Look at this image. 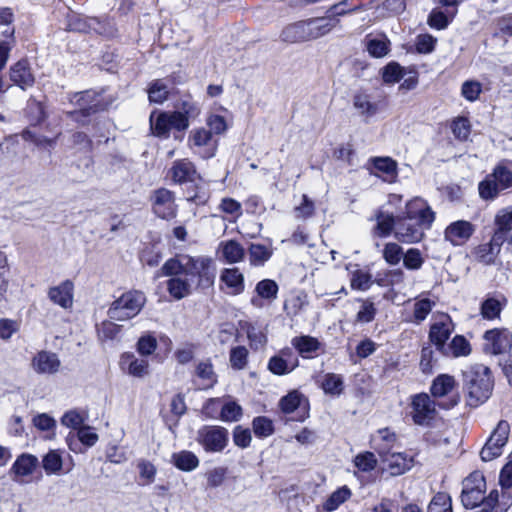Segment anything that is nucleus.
<instances>
[{"mask_svg": "<svg viewBox=\"0 0 512 512\" xmlns=\"http://www.w3.org/2000/svg\"><path fill=\"white\" fill-rule=\"evenodd\" d=\"M147 92L151 103L162 104L168 99L170 90L164 79H156L149 84Z\"/></svg>", "mask_w": 512, "mask_h": 512, "instance_id": "7c9ffc66", "label": "nucleus"}, {"mask_svg": "<svg viewBox=\"0 0 512 512\" xmlns=\"http://www.w3.org/2000/svg\"><path fill=\"white\" fill-rule=\"evenodd\" d=\"M120 331L121 326L109 320L103 321L97 326L98 337L103 342L114 340Z\"/></svg>", "mask_w": 512, "mask_h": 512, "instance_id": "4d7b16f0", "label": "nucleus"}, {"mask_svg": "<svg viewBox=\"0 0 512 512\" xmlns=\"http://www.w3.org/2000/svg\"><path fill=\"white\" fill-rule=\"evenodd\" d=\"M241 330H243L248 338L249 346L252 350H263L266 347L267 336L263 330L248 321L240 322Z\"/></svg>", "mask_w": 512, "mask_h": 512, "instance_id": "4be33fe9", "label": "nucleus"}, {"mask_svg": "<svg viewBox=\"0 0 512 512\" xmlns=\"http://www.w3.org/2000/svg\"><path fill=\"white\" fill-rule=\"evenodd\" d=\"M257 297L251 299V303L256 307H261V299L272 301L276 299L278 293V285L274 280L264 279L257 283L255 287Z\"/></svg>", "mask_w": 512, "mask_h": 512, "instance_id": "a878e982", "label": "nucleus"}, {"mask_svg": "<svg viewBox=\"0 0 512 512\" xmlns=\"http://www.w3.org/2000/svg\"><path fill=\"white\" fill-rule=\"evenodd\" d=\"M354 465L362 472H371L377 466V459L373 452H361L356 455Z\"/></svg>", "mask_w": 512, "mask_h": 512, "instance_id": "6e6d98bb", "label": "nucleus"}, {"mask_svg": "<svg viewBox=\"0 0 512 512\" xmlns=\"http://www.w3.org/2000/svg\"><path fill=\"white\" fill-rule=\"evenodd\" d=\"M353 106L361 115L370 118L378 112V104L372 102L370 96L365 93H358L353 97Z\"/></svg>", "mask_w": 512, "mask_h": 512, "instance_id": "ea45409f", "label": "nucleus"}, {"mask_svg": "<svg viewBox=\"0 0 512 512\" xmlns=\"http://www.w3.org/2000/svg\"><path fill=\"white\" fill-rule=\"evenodd\" d=\"M463 385L467 391V405L476 408L492 395L494 381L491 371L484 365H475L463 371Z\"/></svg>", "mask_w": 512, "mask_h": 512, "instance_id": "f03ea898", "label": "nucleus"}, {"mask_svg": "<svg viewBox=\"0 0 512 512\" xmlns=\"http://www.w3.org/2000/svg\"><path fill=\"white\" fill-rule=\"evenodd\" d=\"M297 365V360H295L293 364H289L288 361L282 357V354H274L268 362V369L275 375H285L291 372Z\"/></svg>", "mask_w": 512, "mask_h": 512, "instance_id": "a18cd8bd", "label": "nucleus"}, {"mask_svg": "<svg viewBox=\"0 0 512 512\" xmlns=\"http://www.w3.org/2000/svg\"><path fill=\"white\" fill-rule=\"evenodd\" d=\"M456 386V381L449 374H439L430 386V393L434 398H442L449 395Z\"/></svg>", "mask_w": 512, "mask_h": 512, "instance_id": "bb28decb", "label": "nucleus"}, {"mask_svg": "<svg viewBox=\"0 0 512 512\" xmlns=\"http://www.w3.org/2000/svg\"><path fill=\"white\" fill-rule=\"evenodd\" d=\"M474 255L479 262L485 265H492L495 263L499 252L494 250V248L488 242L477 246L474 251Z\"/></svg>", "mask_w": 512, "mask_h": 512, "instance_id": "864d4df0", "label": "nucleus"}, {"mask_svg": "<svg viewBox=\"0 0 512 512\" xmlns=\"http://www.w3.org/2000/svg\"><path fill=\"white\" fill-rule=\"evenodd\" d=\"M189 146L203 159H209L215 155L216 142L212 138L211 131L205 128L193 129L189 135Z\"/></svg>", "mask_w": 512, "mask_h": 512, "instance_id": "9d476101", "label": "nucleus"}, {"mask_svg": "<svg viewBox=\"0 0 512 512\" xmlns=\"http://www.w3.org/2000/svg\"><path fill=\"white\" fill-rule=\"evenodd\" d=\"M370 161L372 162L375 169H377L380 172H383L389 176L396 175L397 172V163L390 157H374L371 158Z\"/></svg>", "mask_w": 512, "mask_h": 512, "instance_id": "e2e57ef3", "label": "nucleus"}, {"mask_svg": "<svg viewBox=\"0 0 512 512\" xmlns=\"http://www.w3.org/2000/svg\"><path fill=\"white\" fill-rule=\"evenodd\" d=\"M323 391L329 395H340L343 391V379L340 375L328 373L321 384Z\"/></svg>", "mask_w": 512, "mask_h": 512, "instance_id": "3c124183", "label": "nucleus"}, {"mask_svg": "<svg viewBox=\"0 0 512 512\" xmlns=\"http://www.w3.org/2000/svg\"><path fill=\"white\" fill-rule=\"evenodd\" d=\"M243 416V408L235 400L221 402L218 419L223 422H238Z\"/></svg>", "mask_w": 512, "mask_h": 512, "instance_id": "473e14b6", "label": "nucleus"}, {"mask_svg": "<svg viewBox=\"0 0 512 512\" xmlns=\"http://www.w3.org/2000/svg\"><path fill=\"white\" fill-rule=\"evenodd\" d=\"M197 442L207 453L222 452L229 442V432L218 425H204L197 431Z\"/></svg>", "mask_w": 512, "mask_h": 512, "instance_id": "423d86ee", "label": "nucleus"}, {"mask_svg": "<svg viewBox=\"0 0 512 512\" xmlns=\"http://www.w3.org/2000/svg\"><path fill=\"white\" fill-rule=\"evenodd\" d=\"M435 303L428 298H423L414 303V322L419 324L426 319Z\"/></svg>", "mask_w": 512, "mask_h": 512, "instance_id": "13d9d810", "label": "nucleus"}, {"mask_svg": "<svg viewBox=\"0 0 512 512\" xmlns=\"http://www.w3.org/2000/svg\"><path fill=\"white\" fill-rule=\"evenodd\" d=\"M164 349L166 352L172 348V342L167 336L157 339L153 334L146 333L137 342V352H154L155 349Z\"/></svg>", "mask_w": 512, "mask_h": 512, "instance_id": "aec40b11", "label": "nucleus"}, {"mask_svg": "<svg viewBox=\"0 0 512 512\" xmlns=\"http://www.w3.org/2000/svg\"><path fill=\"white\" fill-rule=\"evenodd\" d=\"M352 495L351 489L347 486H341L333 491L323 504V508L327 512L337 510L340 505L346 502Z\"/></svg>", "mask_w": 512, "mask_h": 512, "instance_id": "2f4dec72", "label": "nucleus"}, {"mask_svg": "<svg viewBox=\"0 0 512 512\" xmlns=\"http://www.w3.org/2000/svg\"><path fill=\"white\" fill-rule=\"evenodd\" d=\"M123 372L134 377H143L148 373V361L146 358H135V354H122L119 361Z\"/></svg>", "mask_w": 512, "mask_h": 512, "instance_id": "a211bd4d", "label": "nucleus"}, {"mask_svg": "<svg viewBox=\"0 0 512 512\" xmlns=\"http://www.w3.org/2000/svg\"><path fill=\"white\" fill-rule=\"evenodd\" d=\"M303 402H306L308 405V400L303 394L294 390L280 399L279 406L283 413L290 414L301 407Z\"/></svg>", "mask_w": 512, "mask_h": 512, "instance_id": "a19ab883", "label": "nucleus"}, {"mask_svg": "<svg viewBox=\"0 0 512 512\" xmlns=\"http://www.w3.org/2000/svg\"><path fill=\"white\" fill-rule=\"evenodd\" d=\"M39 464L38 458L29 453L20 454L13 463L10 471L16 476L31 475Z\"/></svg>", "mask_w": 512, "mask_h": 512, "instance_id": "393cba45", "label": "nucleus"}, {"mask_svg": "<svg viewBox=\"0 0 512 512\" xmlns=\"http://www.w3.org/2000/svg\"><path fill=\"white\" fill-rule=\"evenodd\" d=\"M145 302L146 297L143 292L137 290L128 291L112 302L107 313L111 320H128L139 314Z\"/></svg>", "mask_w": 512, "mask_h": 512, "instance_id": "39448f33", "label": "nucleus"}, {"mask_svg": "<svg viewBox=\"0 0 512 512\" xmlns=\"http://www.w3.org/2000/svg\"><path fill=\"white\" fill-rule=\"evenodd\" d=\"M510 424L506 420H500L480 451L481 460L491 461L502 454V449L508 441Z\"/></svg>", "mask_w": 512, "mask_h": 512, "instance_id": "0eeeda50", "label": "nucleus"}, {"mask_svg": "<svg viewBox=\"0 0 512 512\" xmlns=\"http://www.w3.org/2000/svg\"><path fill=\"white\" fill-rule=\"evenodd\" d=\"M166 112H152L150 115V126L153 134L157 137L168 138L170 135L169 121Z\"/></svg>", "mask_w": 512, "mask_h": 512, "instance_id": "c9c22d12", "label": "nucleus"}, {"mask_svg": "<svg viewBox=\"0 0 512 512\" xmlns=\"http://www.w3.org/2000/svg\"><path fill=\"white\" fill-rule=\"evenodd\" d=\"M337 22L338 20L333 17H317L304 21L308 41L326 35L335 27Z\"/></svg>", "mask_w": 512, "mask_h": 512, "instance_id": "dca6fc26", "label": "nucleus"}, {"mask_svg": "<svg viewBox=\"0 0 512 512\" xmlns=\"http://www.w3.org/2000/svg\"><path fill=\"white\" fill-rule=\"evenodd\" d=\"M403 215L410 220H415L416 222L426 226V228H430L435 220V213L432 211L428 203L419 197L407 202Z\"/></svg>", "mask_w": 512, "mask_h": 512, "instance_id": "9b49d317", "label": "nucleus"}, {"mask_svg": "<svg viewBox=\"0 0 512 512\" xmlns=\"http://www.w3.org/2000/svg\"><path fill=\"white\" fill-rule=\"evenodd\" d=\"M500 189L505 190L512 187V162L499 163L491 173Z\"/></svg>", "mask_w": 512, "mask_h": 512, "instance_id": "58836bf2", "label": "nucleus"}, {"mask_svg": "<svg viewBox=\"0 0 512 512\" xmlns=\"http://www.w3.org/2000/svg\"><path fill=\"white\" fill-rule=\"evenodd\" d=\"M14 29H6L0 37V68H4L14 44Z\"/></svg>", "mask_w": 512, "mask_h": 512, "instance_id": "de8ad7c7", "label": "nucleus"}, {"mask_svg": "<svg viewBox=\"0 0 512 512\" xmlns=\"http://www.w3.org/2000/svg\"><path fill=\"white\" fill-rule=\"evenodd\" d=\"M403 257L402 248L394 243H387L383 250V258L390 265H397Z\"/></svg>", "mask_w": 512, "mask_h": 512, "instance_id": "338daca9", "label": "nucleus"}, {"mask_svg": "<svg viewBox=\"0 0 512 512\" xmlns=\"http://www.w3.org/2000/svg\"><path fill=\"white\" fill-rule=\"evenodd\" d=\"M486 490H481V488H462L461 491V503L465 509H475L477 507L483 508V494H485Z\"/></svg>", "mask_w": 512, "mask_h": 512, "instance_id": "72a5a7b5", "label": "nucleus"}, {"mask_svg": "<svg viewBox=\"0 0 512 512\" xmlns=\"http://www.w3.org/2000/svg\"><path fill=\"white\" fill-rule=\"evenodd\" d=\"M272 255L271 244L251 243L248 247L249 262L252 266H263Z\"/></svg>", "mask_w": 512, "mask_h": 512, "instance_id": "cd10ccee", "label": "nucleus"}, {"mask_svg": "<svg viewBox=\"0 0 512 512\" xmlns=\"http://www.w3.org/2000/svg\"><path fill=\"white\" fill-rule=\"evenodd\" d=\"M423 263L424 258L417 248H410L403 254V264L409 270H419Z\"/></svg>", "mask_w": 512, "mask_h": 512, "instance_id": "680f3d73", "label": "nucleus"}, {"mask_svg": "<svg viewBox=\"0 0 512 512\" xmlns=\"http://www.w3.org/2000/svg\"><path fill=\"white\" fill-rule=\"evenodd\" d=\"M167 281V291L175 300H181L192 293V283L184 275L170 276Z\"/></svg>", "mask_w": 512, "mask_h": 512, "instance_id": "412c9836", "label": "nucleus"}, {"mask_svg": "<svg viewBox=\"0 0 512 512\" xmlns=\"http://www.w3.org/2000/svg\"><path fill=\"white\" fill-rule=\"evenodd\" d=\"M281 37L283 41L289 43L308 41L304 21H299L285 27Z\"/></svg>", "mask_w": 512, "mask_h": 512, "instance_id": "4c0bfd02", "label": "nucleus"}, {"mask_svg": "<svg viewBox=\"0 0 512 512\" xmlns=\"http://www.w3.org/2000/svg\"><path fill=\"white\" fill-rule=\"evenodd\" d=\"M453 331L454 324L450 316L441 314L430 326L429 339L438 350H442Z\"/></svg>", "mask_w": 512, "mask_h": 512, "instance_id": "ddd939ff", "label": "nucleus"}, {"mask_svg": "<svg viewBox=\"0 0 512 512\" xmlns=\"http://www.w3.org/2000/svg\"><path fill=\"white\" fill-rule=\"evenodd\" d=\"M475 232V226L466 220H458L447 226L445 239L453 245H459L467 241Z\"/></svg>", "mask_w": 512, "mask_h": 512, "instance_id": "2eb2a0df", "label": "nucleus"}, {"mask_svg": "<svg viewBox=\"0 0 512 512\" xmlns=\"http://www.w3.org/2000/svg\"><path fill=\"white\" fill-rule=\"evenodd\" d=\"M73 289L72 281L65 280L58 286L51 287L48 291V297L54 304L69 309L73 305Z\"/></svg>", "mask_w": 512, "mask_h": 512, "instance_id": "f3484780", "label": "nucleus"}, {"mask_svg": "<svg viewBox=\"0 0 512 512\" xmlns=\"http://www.w3.org/2000/svg\"><path fill=\"white\" fill-rule=\"evenodd\" d=\"M222 256L228 263H237L244 258L245 250L235 240H229L221 244Z\"/></svg>", "mask_w": 512, "mask_h": 512, "instance_id": "79ce46f5", "label": "nucleus"}, {"mask_svg": "<svg viewBox=\"0 0 512 512\" xmlns=\"http://www.w3.org/2000/svg\"><path fill=\"white\" fill-rule=\"evenodd\" d=\"M484 339L491 343V348H485V352H509L512 348V336L506 332L489 330L485 332Z\"/></svg>", "mask_w": 512, "mask_h": 512, "instance_id": "6ab92c4d", "label": "nucleus"}, {"mask_svg": "<svg viewBox=\"0 0 512 512\" xmlns=\"http://www.w3.org/2000/svg\"><path fill=\"white\" fill-rule=\"evenodd\" d=\"M454 137L459 141H466L471 133V124L466 117H457L451 124Z\"/></svg>", "mask_w": 512, "mask_h": 512, "instance_id": "5fc2aeb1", "label": "nucleus"}, {"mask_svg": "<svg viewBox=\"0 0 512 512\" xmlns=\"http://www.w3.org/2000/svg\"><path fill=\"white\" fill-rule=\"evenodd\" d=\"M390 41L386 37L367 40L366 48L373 57L380 58L389 52Z\"/></svg>", "mask_w": 512, "mask_h": 512, "instance_id": "8fccbe9b", "label": "nucleus"}, {"mask_svg": "<svg viewBox=\"0 0 512 512\" xmlns=\"http://www.w3.org/2000/svg\"><path fill=\"white\" fill-rule=\"evenodd\" d=\"M152 209L155 215L162 219H172L176 216L177 205L174 192L159 188L151 196Z\"/></svg>", "mask_w": 512, "mask_h": 512, "instance_id": "6e6552de", "label": "nucleus"}, {"mask_svg": "<svg viewBox=\"0 0 512 512\" xmlns=\"http://www.w3.org/2000/svg\"><path fill=\"white\" fill-rule=\"evenodd\" d=\"M460 401L458 394L452 395L445 401H434L426 393L416 394L412 397V419L416 425L428 426L436 417V407L449 410L454 408Z\"/></svg>", "mask_w": 512, "mask_h": 512, "instance_id": "7ed1b4c3", "label": "nucleus"}, {"mask_svg": "<svg viewBox=\"0 0 512 512\" xmlns=\"http://www.w3.org/2000/svg\"><path fill=\"white\" fill-rule=\"evenodd\" d=\"M377 221L376 226L373 229V233L378 237H387L392 231L396 230L397 217L392 214L378 211L375 215Z\"/></svg>", "mask_w": 512, "mask_h": 512, "instance_id": "c85d7f7f", "label": "nucleus"}, {"mask_svg": "<svg viewBox=\"0 0 512 512\" xmlns=\"http://www.w3.org/2000/svg\"><path fill=\"white\" fill-rule=\"evenodd\" d=\"M426 226L410 220L404 215L397 216L395 238L402 243H416L424 236Z\"/></svg>", "mask_w": 512, "mask_h": 512, "instance_id": "1a4fd4ad", "label": "nucleus"}, {"mask_svg": "<svg viewBox=\"0 0 512 512\" xmlns=\"http://www.w3.org/2000/svg\"><path fill=\"white\" fill-rule=\"evenodd\" d=\"M32 367L39 374H53L60 367L57 354H36L32 359Z\"/></svg>", "mask_w": 512, "mask_h": 512, "instance_id": "b1692460", "label": "nucleus"}, {"mask_svg": "<svg viewBox=\"0 0 512 512\" xmlns=\"http://www.w3.org/2000/svg\"><path fill=\"white\" fill-rule=\"evenodd\" d=\"M502 311V305L495 298H487L481 305V314L485 319H495L499 317Z\"/></svg>", "mask_w": 512, "mask_h": 512, "instance_id": "0e129e2a", "label": "nucleus"}, {"mask_svg": "<svg viewBox=\"0 0 512 512\" xmlns=\"http://www.w3.org/2000/svg\"><path fill=\"white\" fill-rule=\"evenodd\" d=\"M232 438L237 447L245 449L250 446L252 440L251 431L249 428L237 425L233 429Z\"/></svg>", "mask_w": 512, "mask_h": 512, "instance_id": "69168bd1", "label": "nucleus"}, {"mask_svg": "<svg viewBox=\"0 0 512 512\" xmlns=\"http://www.w3.org/2000/svg\"><path fill=\"white\" fill-rule=\"evenodd\" d=\"M186 194L187 201L196 205H205L210 197L207 187L199 183H195L194 187L188 188Z\"/></svg>", "mask_w": 512, "mask_h": 512, "instance_id": "09e8293b", "label": "nucleus"}, {"mask_svg": "<svg viewBox=\"0 0 512 512\" xmlns=\"http://www.w3.org/2000/svg\"><path fill=\"white\" fill-rule=\"evenodd\" d=\"M252 429L255 436L259 439H264L275 432L273 421L267 416H257L252 420Z\"/></svg>", "mask_w": 512, "mask_h": 512, "instance_id": "37998d69", "label": "nucleus"}, {"mask_svg": "<svg viewBox=\"0 0 512 512\" xmlns=\"http://www.w3.org/2000/svg\"><path fill=\"white\" fill-rule=\"evenodd\" d=\"M494 223L501 230L506 232L512 231V207L499 210L495 216Z\"/></svg>", "mask_w": 512, "mask_h": 512, "instance_id": "774afa93", "label": "nucleus"}, {"mask_svg": "<svg viewBox=\"0 0 512 512\" xmlns=\"http://www.w3.org/2000/svg\"><path fill=\"white\" fill-rule=\"evenodd\" d=\"M350 282L352 289L361 291L368 290L373 283L371 274L362 270L353 272Z\"/></svg>", "mask_w": 512, "mask_h": 512, "instance_id": "bf43d9fd", "label": "nucleus"}, {"mask_svg": "<svg viewBox=\"0 0 512 512\" xmlns=\"http://www.w3.org/2000/svg\"><path fill=\"white\" fill-rule=\"evenodd\" d=\"M173 465L184 472H191L199 466L198 457L191 451L183 450L172 455Z\"/></svg>", "mask_w": 512, "mask_h": 512, "instance_id": "c756f323", "label": "nucleus"}, {"mask_svg": "<svg viewBox=\"0 0 512 512\" xmlns=\"http://www.w3.org/2000/svg\"><path fill=\"white\" fill-rule=\"evenodd\" d=\"M70 102L78 107L77 110L68 113L69 117L84 126L89 123L88 118L98 111L105 110V103L101 93L95 90L76 92L70 97Z\"/></svg>", "mask_w": 512, "mask_h": 512, "instance_id": "20e7f679", "label": "nucleus"}, {"mask_svg": "<svg viewBox=\"0 0 512 512\" xmlns=\"http://www.w3.org/2000/svg\"><path fill=\"white\" fill-rule=\"evenodd\" d=\"M297 352H315L320 349V342L311 336L294 337L291 341Z\"/></svg>", "mask_w": 512, "mask_h": 512, "instance_id": "603ef678", "label": "nucleus"}, {"mask_svg": "<svg viewBox=\"0 0 512 512\" xmlns=\"http://www.w3.org/2000/svg\"><path fill=\"white\" fill-rule=\"evenodd\" d=\"M427 512H453L452 499L445 492H438L430 501Z\"/></svg>", "mask_w": 512, "mask_h": 512, "instance_id": "49530a36", "label": "nucleus"}, {"mask_svg": "<svg viewBox=\"0 0 512 512\" xmlns=\"http://www.w3.org/2000/svg\"><path fill=\"white\" fill-rule=\"evenodd\" d=\"M162 276L184 275L196 287L207 289L211 287L215 279V267L209 257L180 255L168 259L160 269Z\"/></svg>", "mask_w": 512, "mask_h": 512, "instance_id": "f257e3e1", "label": "nucleus"}, {"mask_svg": "<svg viewBox=\"0 0 512 512\" xmlns=\"http://www.w3.org/2000/svg\"><path fill=\"white\" fill-rule=\"evenodd\" d=\"M167 176L175 184L195 183L196 180H200L194 163L186 158L175 160L168 170Z\"/></svg>", "mask_w": 512, "mask_h": 512, "instance_id": "f8f14e48", "label": "nucleus"}, {"mask_svg": "<svg viewBox=\"0 0 512 512\" xmlns=\"http://www.w3.org/2000/svg\"><path fill=\"white\" fill-rule=\"evenodd\" d=\"M391 475H401L410 470L414 465L413 456L405 453H391L389 457L384 459Z\"/></svg>", "mask_w": 512, "mask_h": 512, "instance_id": "5701e85b", "label": "nucleus"}, {"mask_svg": "<svg viewBox=\"0 0 512 512\" xmlns=\"http://www.w3.org/2000/svg\"><path fill=\"white\" fill-rule=\"evenodd\" d=\"M42 467L47 475H58L63 468L62 454L59 450H49L42 458Z\"/></svg>", "mask_w": 512, "mask_h": 512, "instance_id": "f704fd0d", "label": "nucleus"}, {"mask_svg": "<svg viewBox=\"0 0 512 512\" xmlns=\"http://www.w3.org/2000/svg\"><path fill=\"white\" fill-rule=\"evenodd\" d=\"M9 79L12 85L22 90H27L35 84V75L30 63L26 59H21L9 68Z\"/></svg>", "mask_w": 512, "mask_h": 512, "instance_id": "4468645a", "label": "nucleus"}, {"mask_svg": "<svg viewBox=\"0 0 512 512\" xmlns=\"http://www.w3.org/2000/svg\"><path fill=\"white\" fill-rule=\"evenodd\" d=\"M478 191L483 200H493L499 195L502 189H500L497 181L492 177V174H490L479 183Z\"/></svg>", "mask_w": 512, "mask_h": 512, "instance_id": "c03bdc74", "label": "nucleus"}, {"mask_svg": "<svg viewBox=\"0 0 512 512\" xmlns=\"http://www.w3.org/2000/svg\"><path fill=\"white\" fill-rule=\"evenodd\" d=\"M221 280L233 294H239L244 289V277L238 268L225 269L221 274Z\"/></svg>", "mask_w": 512, "mask_h": 512, "instance_id": "e433bc0d", "label": "nucleus"}, {"mask_svg": "<svg viewBox=\"0 0 512 512\" xmlns=\"http://www.w3.org/2000/svg\"><path fill=\"white\" fill-rule=\"evenodd\" d=\"M453 16L454 14L448 17L443 11L433 9L428 16L427 23L433 29L443 30L449 25Z\"/></svg>", "mask_w": 512, "mask_h": 512, "instance_id": "052dcab7", "label": "nucleus"}]
</instances>
